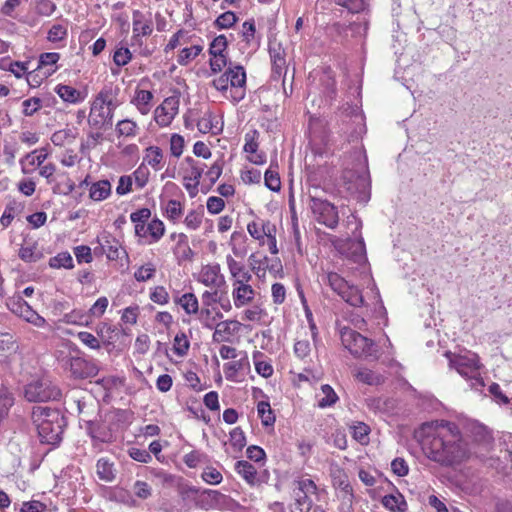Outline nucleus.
<instances>
[{
  "label": "nucleus",
  "instance_id": "nucleus-21",
  "mask_svg": "<svg viewBox=\"0 0 512 512\" xmlns=\"http://www.w3.org/2000/svg\"><path fill=\"white\" fill-rule=\"evenodd\" d=\"M154 96L151 91L144 89H136L135 95L131 100V103L136 106L137 110L142 115H147L152 107V100Z\"/></svg>",
  "mask_w": 512,
  "mask_h": 512
},
{
  "label": "nucleus",
  "instance_id": "nucleus-61",
  "mask_svg": "<svg viewBox=\"0 0 512 512\" xmlns=\"http://www.w3.org/2000/svg\"><path fill=\"white\" fill-rule=\"evenodd\" d=\"M155 267L152 264L141 266L135 273L134 277L139 282H145L151 279L155 274Z\"/></svg>",
  "mask_w": 512,
  "mask_h": 512
},
{
  "label": "nucleus",
  "instance_id": "nucleus-53",
  "mask_svg": "<svg viewBox=\"0 0 512 512\" xmlns=\"http://www.w3.org/2000/svg\"><path fill=\"white\" fill-rule=\"evenodd\" d=\"M339 6L346 8L351 13H359L364 10V0H334Z\"/></svg>",
  "mask_w": 512,
  "mask_h": 512
},
{
  "label": "nucleus",
  "instance_id": "nucleus-7",
  "mask_svg": "<svg viewBox=\"0 0 512 512\" xmlns=\"http://www.w3.org/2000/svg\"><path fill=\"white\" fill-rule=\"evenodd\" d=\"M179 99L171 96L166 98L154 112V119L160 127L168 126L178 113Z\"/></svg>",
  "mask_w": 512,
  "mask_h": 512
},
{
  "label": "nucleus",
  "instance_id": "nucleus-42",
  "mask_svg": "<svg viewBox=\"0 0 512 512\" xmlns=\"http://www.w3.org/2000/svg\"><path fill=\"white\" fill-rule=\"evenodd\" d=\"M190 347V342L187 335L184 332H179L174 338L173 349L175 354L178 356H184L187 354Z\"/></svg>",
  "mask_w": 512,
  "mask_h": 512
},
{
  "label": "nucleus",
  "instance_id": "nucleus-28",
  "mask_svg": "<svg viewBox=\"0 0 512 512\" xmlns=\"http://www.w3.org/2000/svg\"><path fill=\"white\" fill-rule=\"evenodd\" d=\"M270 56L272 60V71L274 74L281 76L282 73L286 74V60L284 50L281 48L270 49Z\"/></svg>",
  "mask_w": 512,
  "mask_h": 512
},
{
  "label": "nucleus",
  "instance_id": "nucleus-63",
  "mask_svg": "<svg viewBox=\"0 0 512 512\" xmlns=\"http://www.w3.org/2000/svg\"><path fill=\"white\" fill-rule=\"evenodd\" d=\"M166 215L171 220L178 219L182 214V206L181 203L177 200H169L166 208Z\"/></svg>",
  "mask_w": 512,
  "mask_h": 512
},
{
  "label": "nucleus",
  "instance_id": "nucleus-56",
  "mask_svg": "<svg viewBox=\"0 0 512 512\" xmlns=\"http://www.w3.org/2000/svg\"><path fill=\"white\" fill-rule=\"evenodd\" d=\"M489 393L491 394L493 400L498 403V404H502V405H508L510 404V398L508 396H506L500 386L497 384V383H492L490 386H489Z\"/></svg>",
  "mask_w": 512,
  "mask_h": 512
},
{
  "label": "nucleus",
  "instance_id": "nucleus-51",
  "mask_svg": "<svg viewBox=\"0 0 512 512\" xmlns=\"http://www.w3.org/2000/svg\"><path fill=\"white\" fill-rule=\"evenodd\" d=\"M148 234L152 237L153 241H158L164 234L165 227L161 220L153 219L147 225Z\"/></svg>",
  "mask_w": 512,
  "mask_h": 512
},
{
  "label": "nucleus",
  "instance_id": "nucleus-11",
  "mask_svg": "<svg viewBox=\"0 0 512 512\" xmlns=\"http://www.w3.org/2000/svg\"><path fill=\"white\" fill-rule=\"evenodd\" d=\"M241 324L236 320H225L215 326L213 340L216 342H229L240 330Z\"/></svg>",
  "mask_w": 512,
  "mask_h": 512
},
{
  "label": "nucleus",
  "instance_id": "nucleus-27",
  "mask_svg": "<svg viewBox=\"0 0 512 512\" xmlns=\"http://www.w3.org/2000/svg\"><path fill=\"white\" fill-rule=\"evenodd\" d=\"M55 91L65 102L78 103L83 100L82 93L69 85H58Z\"/></svg>",
  "mask_w": 512,
  "mask_h": 512
},
{
  "label": "nucleus",
  "instance_id": "nucleus-2",
  "mask_svg": "<svg viewBox=\"0 0 512 512\" xmlns=\"http://www.w3.org/2000/svg\"><path fill=\"white\" fill-rule=\"evenodd\" d=\"M31 418L42 443L57 445L61 442L66 420L59 410L35 406Z\"/></svg>",
  "mask_w": 512,
  "mask_h": 512
},
{
  "label": "nucleus",
  "instance_id": "nucleus-17",
  "mask_svg": "<svg viewBox=\"0 0 512 512\" xmlns=\"http://www.w3.org/2000/svg\"><path fill=\"white\" fill-rule=\"evenodd\" d=\"M99 243L102 252L109 260H118L126 254L120 242L111 236H104Z\"/></svg>",
  "mask_w": 512,
  "mask_h": 512
},
{
  "label": "nucleus",
  "instance_id": "nucleus-38",
  "mask_svg": "<svg viewBox=\"0 0 512 512\" xmlns=\"http://www.w3.org/2000/svg\"><path fill=\"white\" fill-rule=\"evenodd\" d=\"M245 366H249L247 357L238 361H232L224 365V373L228 380H235L238 371L243 370Z\"/></svg>",
  "mask_w": 512,
  "mask_h": 512
},
{
  "label": "nucleus",
  "instance_id": "nucleus-35",
  "mask_svg": "<svg viewBox=\"0 0 512 512\" xmlns=\"http://www.w3.org/2000/svg\"><path fill=\"white\" fill-rule=\"evenodd\" d=\"M257 412H258V416L260 417L261 422L264 426H271L274 424L276 418L271 409L269 402L260 401L257 404Z\"/></svg>",
  "mask_w": 512,
  "mask_h": 512
},
{
  "label": "nucleus",
  "instance_id": "nucleus-6",
  "mask_svg": "<svg viewBox=\"0 0 512 512\" xmlns=\"http://www.w3.org/2000/svg\"><path fill=\"white\" fill-rule=\"evenodd\" d=\"M450 362L462 377L470 381L471 388H477L480 384V366L475 354L472 356L459 355L455 359H451Z\"/></svg>",
  "mask_w": 512,
  "mask_h": 512
},
{
  "label": "nucleus",
  "instance_id": "nucleus-31",
  "mask_svg": "<svg viewBox=\"0 0 512 512\" xmlns=\"http://www.w3.org/2000/svg\"><path fill=\"white\" fill-rule=\"evenodd\" d=\"M75 139V131L69 128L55 131L51 136V142L56 146H64L66 144H70Z\"/></svg>",
  "mask_w": 512,
  "mask_h": 512
},
{
  "label": "nucleus",
  "instance_id": "nucleus-34",
  "mask_svg": "<svg viewBox=\"0 0 512 512\" xmlns=\"http://www.w3.org/2000/svg\"><path fill=\"white\" fill-rule=\"evenodd\" d=\"M341 298L354 307H361L364 305V298L360 289L354 285H349V289L345 291Z\"/></svg>",
  "mask_w": 512,
  "mask_h": 512
},
{
  "label": "nucleus",
  "instance_id": "nucleus-3",
  "mask_svg": "<svg viewBox=\"0 0 512 512\" xmlns=\"http://www.w3.org/2000/svg\"><path fill=\"white\" fill-rule=\"evenodd\" d=\"M341 341L354 357H378L374 342L351 328L341 330Z\"/></svg>",
  "mask_w": 512,
  "mask_h": 512
},
{
  "label": "nucleus",
  "instance_id": "nucleus-14",
  "mask_svg": "<svg viewBox=\"0 0 512 512\" xmlns=\"http://www.w3.org/2000/svg\"><path fill=\"white\" fill-rule=\"evenodd\" d=\"M133 21V38L138 39L140 36H150L153 32V24L151 19H147L145 15L134 10L132 14Z\"/></svg>",
  "mask_w": 512,
  "mask_h": 512
},
{
  "label": "nucleus",
  "instance_id": "nucleus-49",
  "mask_svg": "<svg viewBox=\"0 0 512 512\" xmlns=\"http://www.w3.org/2000/svg\"><path fill=\"white\" fill-rule=\"evenodd\" d=\"M230 443L237 451H241L245 447L246 438L240 427H236L230 432Z\"/></svg>",
  "mask_w": 512,
  "mask_h": 512
},
{
  "label": "nucleus",
  "instance_id": "nucleus-47",
  "mask_svg": "<svg viewBox=\"0 0 512 512\" xmlns=\"http://www.w3.org/2000/svg\"><path fill=\"white\" fill-rule=\"evenodd\" d=\"M202 304L205 308H209L216 303H221L222 293L218 288H214L211 291H205L201 296Z\"/></svg>",
  "mask_w": 512,
  "mask_h": 512
},
{
  "label": "nucleus",
  "instance_id": "nucleus-24",
  "mask_svg": "<svg viewBox=\"0 0 512 512\" xmlns=\"http://www.w3.org/2000/svg\"><path fill=\"white\" fill-rule=\"evenodd\" d=\"M111 183L104 179L91 184L89 189V197L93 201H102L108 198L111 194Z\"/></svg>",
  "mask_w": 512,
  "mask_h": 512
},
{
  "label": "nucleus",
  "instance_id": "nucleus-19",
  "mask_svg": "<svg viewBox=\"0 0 512 512\" xmlns=\"http://www.w3.org/2000/svg\"><path fill=\"white\" fill-rule=\"evenodd\" d=\"M226 262L232 277L235 278L234 286L239 283H248L251 280L252 276L249 271L245 269L243 264L237 262L232 256L228 255Z\"/></svg>",
  "mask_w": 512,
  "mask_h": 512
},
{
  "label": "nucleus",
  "instance_id": "nucleus-60",
  "mask_svg": "<svg viewBox=\"0 0 512 512\" xmlns=\"http://www.w3.org/2000/svg\"><path fill=\"white\" fill-rule=\"evenodd\" d=\"M134 494L140 499H147L152 494L151 486L144 481H136L133 485Z\"/></svg>",
  "mask_w": 512,
  "mask_h": 512
},
{
  "label": "nucleus",
  "instance_id": "nucleus-57",
  "mask_svg": "<svg viewBox=\"0 0 512 512\" xmlns=\"http://www.w3.org/2000/svg\"><path fill=\"white\" fill-rule=\"evenodd\" d=\"M202 213L195 210L190 211L184 220V224L190 230H196L202 223Z\"/></svg>",
  "mask_w": 512,
  "mask_h": 512
},
{
  "label": "nucleus",
  "instance_id": "nucleus-32",
  "mask_svg": "<svg viewBox=\"0 0 512 512\" xmlns=\"http://www.w3.org/2000/svg\"><path fill=\"white\" fill-rule=\"evenodd\" d=\"M228 77H231V87L243 88L246 84V72L242 66L229 67Z\"/></svg>",
  "mask_w": 512,
  "mask_h": 512
},
{
  "label": "nucleus",
  "instance_id": "nucleus-29",
  "mask_svg": "<svg viewBox=\"0 0 512 512\" xmlns=\"http://www.w3.org/2000/svg\"><path fill=\"white\" fill-rule=\"evenodd\" d=\"M175 303L179 304L189 315L199 312L198 299L193 293L183 294L181 297L175 299Z\"/></svg>",
  "mask_w": 512,
  "mask_h": 512
},
{
  "label": "nucleus",
  "instance_id": "nucleus-58",
  "mask_svg": "<svg viewBox=\"0 0 512 512\" xmlns=\"http://www.w3.org/2000/svg\"><path fill=\"white\" fill-rule=\"evenodd\" d=\"M205 458L206 456L203 453L193 450L184 456L183 461L189 468H195L204 462Z\"/></svg>",
  "mask_w": 512,
  "mask_h": 512
},
{
  "label": "nucleus",
  "instance_id": "nucleus-43",
  "mask_svg": "<svg viewBox=\"0 0 512 512\" xmlns=\"http://www.w3.org/2000/svg\"><path fill=\"white\" fill-rule=\"evenodd\" d=\"M356 378L368 385H377L382 382V377L380 375L366 368L359 370L356 374Z\"/></svg>",
  "mask_w": 512,
  "mask_h": 512
},
{
  "label": "nucleus",
  "instance_id": "nucleus-50",
  "mask_svg": "<svg viewBox=\"0 0 512 512\" xmlns=\"http://www.w3.org/2000/svg\"><path fill=\"white\" fill-rule=\"evenodd\" d=\"M202 479L211 485H217L222 482V474L214 467L208 466L202 473Z\"/></svg>",
  "mask_w": 512,
  "mask_h": 512
},
{
  "label": "nucleus",
  "instance_id": "nucleus-52",
  "mask_svg": "<svg viewBox=\"0 0 512 512\" xmlns=\"http://www.w3.org/2000/svg\"><path fill=\"white\" fill-rule=\"evenodd\" d=\"M184 144H185V141H184V138L179 135V134H172L171 135V138H170V152L171 154L176 157V158H179L182 153H183V149H184Z\"/></svg>",
  "mask_w": 512,
  "mask_h": 512
},
{
  "label": "nucleus",
  "instance_id": "nucleus-36",
  "mask_svg": "<svg viewBox=\"0 0 512 512\" xmlns=\"http://www.w3.org/2000/svg\"><path fill=\"white\" fill-rule=\"evenodd\" d=\"M163 160V152L158 146H150L145 150L144 161L154 169H158Z\"/></svg>",
  "mask_w": 512,
  "mask_h": 512
},
{
  "label": "nucleus",
  "instance_id": "nucleus-25",
  "mask_svg": "<svg viewBox=\"0 0 512 512\" xmlns=\"http://www.w3.org/2000/svg\"><path fill=\"white\" fill-rule=\"evenodd\" d=\"M323 282L327 283L330 288L340 297L349 289V283L336 272H328L323 276Z\"/></svg>",
  "mask_w": 512,
  "mask_h": 512
},
{
  "label": "nucleus",
  "instance_id": "nucleus-16",
  "mask_svg": "<svg viewBox=\"0 0 512 512\" xmlns=\"http://www.w3.org/2000/svg\"><path fill=\"white\" fill-rule=\"evenodd\" d=\"M203 167H192L187 169L183 176V185L189 193L190 197H195L198 194V186L202 177Z\"/></svg>",
  "mask_w": 512,
  "mask_h": 512
},
{
  "label": "nucleus",
  "instance_id": "nucleus-44",
  "mask_svg": "<svg viewBox=\"0 0 512 512\" xmlns=\"http://www.w3.org/2000/svg\"><path fill=\"white\" fill-rule=\"evenodd\" d=\"M237 21L236 15L232 11L222 13L214 21V26L218 29H227L232 27Z\"/></svg>",
  "mask_w": 512,
  "mask_h": 512
},
{
  "label": "nucleus",
  "instance_id": "nucleus-54",
  "mask_svg": "<svg viewBox=\"0 0 512 512\" xmlns=\"http://www.w3.org/2000/svg\"><path fill=\"white\" fill-rule=\"evenodd\" d=\"M131 59H132V54L127 47L118 48L113 55L114 63L120 67L128 64Z\"/></svg>",
  "mask_w": 512,
  "mask_h": 512
},
{
  "label": "nucleus",
  "instance_id": "nucleus-55",
  "mask_svg": "<svg viewBox=\"0 0 512 512\" xmlns=\"http://www.w3.org/2000/svg\"><path fill=\"white\" fill-rule=\"evenodd\" d=\"M22 105L24 115L32 116L41 108L42 100L38 97H32L23 101Z\"/></svg>",
  "mask_w": 512,
  "mask_h": 512
},
{
  "label": "nucleus",
  "instance_id": "nucleus-4",
  "mask_svg": "<svg viewBox=\"0 0 512 512\" xmlns=\"http://www.w3.org/2000/svg\"><path fill=\"white\" fill-rule=\"evenodd\" d=\"M61 396V390L47 379L33 380L24 387V397L29 402L55 401Z\"/></svg>",
  "mask_w": 512,
  "mask_h": 512
},
{
  "label": "nucleus",
  "instance_id": "nucleus-23",
  "mask_svg": "<svg viewBox=\"0 0 512 512\" xmlns=\"http://www.w3.org/2000/svg\"><path fill=\"white\" fill-rule=\"evenodd\" d=\"M19 257L21 260L31 263L42 259L43 253L37 242L25 241L19 249Z\"/></svg>",
  "mask_w": 512,
  "mask_h": 512
},
{
  "label": "nucleus",
  "instance_id": "nucleus-8",
  "mask_svg": "<svg viewBox=\"0 0 512 512\" xmlns=\"http://www.w3.org/2000/svg\"><path fill=\"white\" fill-rule=\"evenodd\" d=\"M330 476L333 487L340 491L342 498L347 500L349 506L352 504L353 489L350 485L348 475L345 470L338 465H331Z\"/></svg>",
  "mask_w": 512,
  "mask_h": 512
},
{
  "label": "nucleus",
  "instance_id": "nucleus-33",
  "mask_svg": "<svg viewBox=\"0 0 512 512\" xmlns=\"http://www.w3.org/2000/svg\"><path fill=\"white\" fill-rule=\"evenodd\" d=\"M97 474L100 479L110 482L115 478L113 463L107 458H100L97 461Z\"/></svg>",
  "mask_w": 512,
  "mask_h": 512
},
{
  "label": "nucleus",
  "instance_id": "nucleus-15",
  "mask_svg": "<svg viewBox=\"0 0 512 512\" xmlns=\"http://www.w3.org/2000/svg\"><path fill=\"white\" fill-rule=\"evenodd\" d=\"M199 282L207 287L218 288L224 282L220 276V266L215 264L203 267L199 275Z\"/></svg>",
  "mask_w": 512,
  "mask_h": 512
},
{
  "label": "nucleus",
  "instance_id": "nucleus-12",
  "mask_svg": "<svg viewBox=\"0 0 512 512\" xmlns=\"http://www.w3.org/2000/svg\"><path fill=\"white\" fill-rule=\"evenodd\" d=\"M228 501V497L216 490H204L200 495L197 505L205 510L218 508Z\"/></svg>",
  "mask_w": 512,
  "mask_h": 512
},
{
  "label": "nucleus",
  "instance_id": "nucleus-18",
  "mask_svg": "<svg viewBox=\"0 0 512 512\" xmlns=\"http://www.w3.org/2000/svg\"><path fill=\"white\" fill-rule=\"evenodd\" d=\"M48 153L45 149L34 150L28 153L21 161L22 170L25 174H29L33 171L34 167H40L47 159Z\"/></svg>",
  "mask_w": 512,
  "mask_h": 512
},
{
  "label": "nucleus",
  "instance_id": "nucleus-10",
  "mask_svg": "<svg viewBox=\"0 0 512 512\" xmlns=\"http://www.w3.org/2000/svg\"><path fill=\"white\" fill-rule=\"evenodd\" d=\"M106 106H112V100H107L106 95L99 93L90 109L88 118L90 126L100 129L105 125Z\"/></svg>",
  "mask_w": 512,
  "mask_h": 512
},
{
  "label": "nucleus",
  "instance_id": "nucleus-39",
  "mask_svg": "<svg viewBox=\"0 0 512 512\" xmlns=\"http://www.w3.org/2000/svg\"><path fill=\"white\" fill-rule=\"evenodd\" d=\"M0 68L4 71H11L17 78H20L27 70L25 63L19 61L12 62L8 58L0 59Z\"/></svg>",
  "mask_w": 512,
  "mask_h": 512
},
{
  "label": "nucleus",
  "instance_id": "nucleus-64",
  "mask_svg": "<svg viewBox=\"0 0 512 512\" xmlns=\"http://www.w3.org/2000/svg\"><path fill=\"white\" fill-rule=\"evenodd\" d=\"M67 35V30L60 24L53 25L48 31V40L51 42H58L63 40Z\"/></svg>",
  "mask_w": 512,
  "mask_h": 512
},
{
  "label": "nucleus",
  "instance_id": "nucleus-37",
  "mask_svg": "<svg viewBox=\"0 0 512 512\" xmlns=\"http://www.w3.org/2000/svg\"><path fill=\"white\" fill-rule=\"evenodd\" d=\"M203 50V47L201 45H193L188 48H183L177 58V62L185 66L190 61H192L194 58H196Z\"/></svg>",
  "mask_w": 512,
  "mask_h": 512
},
{
  "label": "nucleus",
  "instance_id": "nucleus-1",
  "mask_svg": "<svg viewBox=\"0 0 512 512\" xmlns=\"http://www.w3.org/2000/svg\"><path fill=\"white\" fill-rule=\"evenodd\" d=\"M418 436L424 454L442 466L459 464L468 457L467 444L462 440L460 431L454 423H424Z\"/></svg>",
  "mask_w": 512,
  "mask_h": 512
},
{
  "label": "nucleus",
  "instance_id": "nucleus-13",
  "mask_svg": "<svg viewBox=\"0 0 512 512\" xmlns=\"http://www.w3.org/2000/svg\"><path fill=\"white\" fill-rule=\"evenodd\" d=\"M13 311L25 321L33 324L36 327H44L46 324V320L36 311H34L32 307L25 301H18L15 303V308H13Z\"/></svg>",
  "mask_w": 512,
  "mask_h": 512
},
{
  "label": "nucleus",
  "instance_id": "nucleus-59",
  "mask_svg": "<svg viewBox=\"0 0 512 512\" xmlns=\"http://www.w3.org/2000/svg\"><path fill=\"white\" fill-rule=\"evenodd\" d=\"M150 299L157 304L165 305L169 301V294L165 287L156 286L150 294Z\"/></svg>",
  "mask_w": 512,
  "mask_h": 512
},
{
  "label": "nucleus",
  "instance_id": "nucleus-46",
  "mask_svg": "<svg viewBox=\"0 0 512 512\" xmlns=\"http://www.w3.org/2000/svg\"><path fill=\"white\" fill-rule=\"evenodd\" d=\"M228 45L227 38L225 35H219L210 44L209 53L211 56L224 55Z\"/></svg>",
  "mask_w": 512,
  "mask_h": 512
},
{
  "label": "nucleus",
  "instance_id": "nucleus-41",
  "mask_svg": "<svg viewBox=\"0 0 512 512\" xmlns=\"http://www.w3.org/2000/svg\"><path fill=\"white\" fill-rule=\"evenodd\" d=\"M49 265L52 268H66L71 269L74 267L73 265V259L70 253L68 252H62L57 254L56 256L50 258Z\"/></svg>",
  "mask_w": 512,
  "mask_h": 512
},
{
  "label": "nucleus",
  "instance_id": "nucleus-45",
  "mask_svg": "<svg viewBox=\"0 0 512 512\" xmlns=\"http://www.w3.org/2000/svg\"><path fill=\"white\" fill-rule=\"evenodd\" d=\"M321 391H322L324 397L321 400H319L320 407L332 406L338 400L337 394L335 393V391L333 390V388L330 385H328V384L322 385Z\"/></svg>",
  "mask_w": 512,
  "mask_h": 512
},
{
  "label": "nucleus",
  "instance_id": "nucleus-62",
  "mask_svg": "<svg viewBox=\"0 0 512 512\" xmlns=\"http://www.w3.org/2000/svg\"><path fill=\"white\" fill-rule=\"evenodd\" d=\"M263 262L267 263L268 258L264 257L263 260L259 259L256 254H251L249 257V263L251 266V270L258 276H264L266 268L262 267Z\"/></svg>",
  "mask_w": 512,
  "mask_h": 512
},
{
  "label": "nucleus",
  "instance_id": "nucleus-30",
  "mask_svg": "<svg viewBox=\"0 0 512 512\" xmlns=\"http://www.w3.org/2000/svg\"><path fill=\"white\" fill-rule=\"evenodd\" d=\"M14 404L13 394L2 383L0 384V423L8 415L9 409Z\"/></svg>",
  "mask_w": 512,
  "mask_h": 512
},
{
  "label": "nucleus",
  "instance_id": "nucleus-5",
  "mask_svg": "<svg viewBox=\"0 0 512 512\" xmlns=\"http://www.w3.org/2000/svg\"><path fill=\"white\" fill-rule=\"evenodd\" d=\"M309 206L319 223L330 229L337 227L339 217L337 209L333 204L309 192Z\"/></svg>",
  "mask_w": 512,
  "mask_h": 512
},
{
  "label": "nucleus",
  "instance_id": "nucleus-40",
  "mask_svg": "<svg viewBox=\"0 0 512 512\" xmlns=\"http://www.w3.org/2000/svg\"><path fill=\"white\" fill-rule=\"evenodd\" d=\"M137 124L130 119H124L116 124V132L118 136L134 137L137 133Z\"/></svg>",
  "mask_w": 512,
  "mask_h": 512
},
{
  "label": "nucleus",
  "instance_id": "nucleus-20",
  "mask_svg": "<svg viewBox=\"0 0 512 512\" xmlns=\"http://www.w3.org/2000/svg\"><path fill=\"white\" fill-rule=\"evenodd\" d=\"M339 251L347 258H351L354 262H359L365 253L364 242L362 240H348L346 243L340 246Z\"/></svg>",
  "mask_w": 512,
  "mask_h": 512
},
{
  "label": "nucleus",
  "instance_id": "nucleus-26",
  "mask_svg": "<svg viewBox=\"0 0 512 512\" xmlns=\"http://www.w3.org/2000/svg\"><path fill=\"white\" fill-rule=\"evenodd\" d=\"M236 472L250 485L257 481V470L253 464L248 461L241 460L235 464Z\"/></svg>",
  "mask_w": 512,
  "mask_h": 512
},
{
  "label": "nucleus",
  "instance_id": "nucleus-22",
  "mask_svg": "<svg viewBox=\"0 0 512 512\" xmlns=\"http://www.w3.org/2000/svg\"><path fill=\"white\" fill-rule=\"evenodd\" d=\"M255 292L253 288L247 283H239L234 286L233 298L236 307H242L254 298Z\"/></svg>",
  "mask_w": 512,
  "mask_h": 512
},
{
  "label": "nucleus",
  "instance_id": "nucleus-48",
  "mask_svg": "<svg viewBox=\"0 0 512 512\" xmlns=\"http://www.w3.org/2000/svg\"><path fill=\"white\" fill-rule=\"evenodd\" d=\"M265 185L272 191H279L281 188V181L278 172L271 168L265 172L264 175Z\"/></svg>",
  "mask_w": 512,
  "mask_h": 512
},
{
  "label": "nucleus",
  "instance_id": "nucleus-9",
  "mask_svg": "<svg viewBox=\"0 0 512 512\" xmlns=\"http://www.w3.org/2000/svg\"><path fill=\"white\" fill-rule=\"evenodd\" d=\"M69 371L76 379H87L95 377L99 372V368L93 361L81 357H71L69 360Z\"/></svg>",
  "mask_w": 512,
  "mask_h": 512
}]
</instances>
